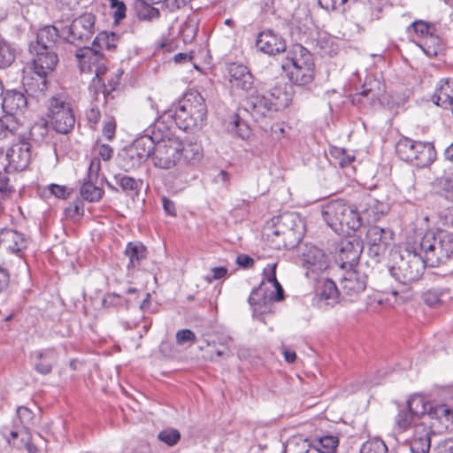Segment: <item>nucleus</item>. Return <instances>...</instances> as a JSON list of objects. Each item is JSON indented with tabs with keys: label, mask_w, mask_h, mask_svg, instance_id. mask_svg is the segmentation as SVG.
Returning a JSON list of instances; mask_svg holds the SVG:
<instances>
[{
	"label": "nucleus",
	"mask_w": 453,
	"mask_h": 453,
	"mask_svg": "<svg viewBox=\"0 0 453 453\" xmlns=\"http://www.w3.org/2000/svg\"><path fill=\"white\" fill-rule=\"evenodd\" d=\"M429 267L445 264L453 255V234L441 228L415 232L408 237Z\"/></svg>",
	"instance_id": "1"
},
{
	"label": "nucleus",
	"mask_w": 453,
	"mask_h": 453,
	"mask_svg": "<svg viewBox=\"0 0 453 453\" xmlns=\"http://www.w3.org/2000/svg\"><path fill=\"white\" fill-rule=\"evenodd\" d=\"M165 115L173 119L176 126L187 132H194L203 127L207 116V106L203 96L194 89L186 92L173 103Z\"/></svg>",
	"instance_id": "2"
},
{
	"label": "nucleus",
	"mask_w": 453,
	"mask_h": 453,
	"mask_svg": "<svg viewBox=\"0 0 453 453\" xmlns=\"http://www.w3.org/2000/svg\"><path fill=\"white\" fill-rule=\"evenodd\" d=\"M322 216L327 226L337 234L356 231L362 226V218L356 206L346 200H331L322 206Z\"/></svg>",
	"instance_id": "3"
},
{
	"label": "nucleus",
	"mask_w": 453,
	"mask_h": 453,
	"mask_svg": "<svg viewBox=\"0 0 453 453\" xmlns=\"http://www.w3.org/2000/svg\"><path fill=\"white\" fill-rule=\"evenodd\" d=\"M281 67L292 85L303 87L314 80L312 55L301 44H295L289 49Z\"/></svg>",
	"instance_id": "4"
},
{
	"label": "nucleus",
	"mask_w": 453,
	"mask_h": 453,
	"mask_svg": "<svg viewBox=\"0 0 453 453\" xmlns=\"http://www.w3.org/2000/svg\"><path fill=\"white\" fill-rule=\"evenodd\" d=\"M407 238L404 248L398 253V260L389 268L391 276L400 283L407 285L420 279L428 266L418 249H412Z\"/></svg>",
	"instance_id": "5"
},
{
	"label": "nucleus",
	"mask_w": 453,
	"mask_h": 453,
	"mask_svg": "<svg viewBox=\"0 0 453 453\" xmlns=\"http://www.w3.org/2000/svg\"><path fill=\"white\" fill-rule=\"evenodd\" d=\"M395 152L401 160L418 168L430 165L436 157L432 143L414 141L408 137H403L396 142Z\"/></svg>",
	"instance_id": "6"
},
{
	"label": "nucleus",
	"mask_w": 453,
	"mask_h": 453,
	"mask_svg": "<svg viewBox=\"0 0 453 453\" xmlns=\"http://www.w3.org/2000/svg\"><path fill=\"white\" fill-rule=\"evenodd\" d=\"M33 55L32 70L35 77L31 78L28 81L27 78H24V86L35 92H44L47 89V76L50 73L58 63V57L55 50H30Z\"/></svg>",
	"instance_id": "7"
},
{
	"label": "nucleus",
	"mask_w": 453,
	"mask_h": 453,
	"mask_svg": "<svg viewBox=\"0 0 453 453\" xmlns=\"http://www.w3.org/2000/svg\"><path fill=\"white\" fill-rule=\"evenodd\" d=\"M49 122L58 134L70 133L75 125V114L72 104L64 96H52L48 106Z\"/></svg>",
	"instance_id": "8"
},
{
	"label": "nucleus",
	"mask_w": 453,
	"mask_h": 453,
	"mask_svg": "<svg viewBox=\"0 0 453 453\" xmlns=\"http://www.w3.org/2000/svg\"><path fill=\"white\" fill-rule=\"evenodd\" d=\"M284 299V290L276 278V264L268 265L263 272V280L260 286L254 289L250 297V305L261 308V302L265 304L266 301L280 302ZM257 310V307L254 308Z\"/></svg>",
	"instance_id": "9"
},
{
	"label": "nucleus",
	"mask_w": 453,
	"mask_h": 453,
	"mask_svg": "<svg viewBox=\"0 0 453 453\" xmlns=\"http://www.w3.org/2000/svg\"><path fill=\"white\" fill-rule=\"evenodd\" d=\"M181 140L176 136L164 135L161 132L159 141L152 154L153 165L160 169H171L181 161Z\"/></svg>",
	"instance_id": "10"
},
{
	"label": "nucleus",
	"mask_w": 453,
	"mask_h": 453,
	"mask_svg": "<svg viewBox=\"0 0 453 453\" xmlns=\"http://www.w3.org/2000/svg\"><path fill=\"white\" fill-rule=\"evenodd\" d=\"M298 263L307 279L318 280L326 273L330 261L323 250L314 245H305L299 256Z\"/></svg>",
	"instance_id": "11"
},
{
	"label": "nucleus",
	"mask_w": 453,
	"mask_h": 453,
	"mask_svg": "<svg viewBox=\"0 0 453 453\" xmlns=\"http://www.w3.org/2000/svg\"><path fill=\"white\" fill-rule=\"evenodd\" d=\"M295 216L293 214H284L274 218L272 222H268L264 229V235L271 242L273 249L280 250L288 247V240L294 234L293 226L286 228L288 222L293 223ZM289 245L293 246L292 243Z\"/></svg>",
	"instance_id": "12"
},
{
	"label": "nucleus",
	"mask_w": 453,
	"mask_h": 453,
	"mask_svg": "<svg viewBox=\"0 0 453 453\" xmlns=\"http://www.w3.org/2000/svg\"><path fill=\"white\" fill-rule=\"evenodd\" d=\"M96 16L86 12L75 18L69 27L64 28L66 40L73 44L90 40L95 33Z\"/></svg>",
	"instance_id": "13"
},
{
	"label": "nucleus",
	"mask_w": 453,
	"mask_h": 453,
	"mask_svg": "<svg viewBox=\"0 0 453 453\" xmlns=\"http://www.w3.org/2000/svg\"><path fill=\"white\" fill-rule=\"evenodd\" d=\"M393 237L394 233L389 228L371 226L366 233L369 255L380 261L390 247Z\"/></svg>",
	"instance_id": "14"
},
{
	"label": "nucleus",
	"mask_w": 453,
	"mask_h": 453,
	"mask_svg": "<svg viewBox=\"0 0 453 453\" xmlns=\"http://www.w3.org/2000/svg\"><path fill=\"white\" fill-rule=\"evenodd\" d=\"M19 142L12 144L6 151L5 157L8 161L5 165L6 171H23L25 170L31 159V145L26 139H19Z\"/></svg>",
	"instance_id": "15"
},
{
	"label": "nucleus",
	"mask_w": 453,
	"mask_h": 453,
	"mask_svg": "<svg viewBox=\"0 0 453 453\" xmlns=\"http://www.w3.org/2000/svg\"><path fill=\"white\" fill-rule=\"evenodd\" d=\"M342 296L347 302H354L365 289L366 277L357 271H348L341 281Z\"/></svg>",
	"instance_id": "16"
},
{
	"label": "nucleus",
	"mask_w": 453,
	"mask_h": 453,
	"mask_svg": "<svg viewBox=\"0 0 453 453\" xmlns=\"http://www.w3.org/2000/svg\"><path fill=\"white\" fill-rule=\"evenodd\" d=\"M65 36V31L61 33L56 26H45L40 28L36 41L29 44V50H55L61 37Z\"/></svg>",
	"instance_id": "17"
},
{
	"label": "nucleus",
	"mask_w": 453,
	"mask_h": 453,
	"mask_svg": "<svg viewBox=\"0 0 453 453\" xmlns=\"http://www.w3.org/2000/svg\"><path fill=\"white\" fill-rule=\"evenodd\" d=\"M99 169L100 161L98 159H93L90 162L88 170V176L84 180L80 189L81 197L90 203L98 202L104 195V190L101 188L96 186L93 182L94 180L97 179Z\"/></svg>",
	"instance_id": "18"
},
{
	"label": "nucleus",
	"mask_w": 453,
	"mask_h": 453,
	"mask_svg": "<svg viewBox=\"0 0 453 453\" xmlns=\"http://www.w3.org/2000/svg\"><path fill=\"white\" fill-rule=\"evenodd\" d=\"M256 46L258 50L270 56L285 51L287 47L284 38L272 29L258 34Z\"/></svg>",
	"instance_id": "19"
},
{
	"label": "nucleus",
	"mask_w": 453,
	"mask_h": 453,
	"mask_svg": "<svg viewBox=\"0 0 453 453\" xmlns=\"http://www.w3.org/2000/svg\"><path fill=\"white\" fill-rule=\"evenodd\" d=\"M160 134V128L156 125L151 132L148 129L144 134L137 137L130 147L139 153L140 157L145 162L149 157L152 158Z\"/></svg>",
	"instance_id": "20"
},
{
	"label": "nucleus",
	"mask_w": 453,
	"mask_h": 453,
	"mask_svg": "<svg viewBox=\"0 0 453 453\" xmlns=\"http://www.w3.org/2000/svg\"><path fill=\"white\" fill-rule=\"evenodd\" d=\"M246 107L256 120L275 111L267 92L264 94L257 90L247 97Z\"/></svg>",
	"instance_id": "21"
},
{
	"label": "nucleus",
	"mask_w": 453,
	"mask_h": 453,
	"mask_svg": "<svg viewBox=\"0 0 453 453\" xmlns=\"http://www.w3.org/2000/svg\"><path fill=\"white\" fill-rule=\"evenodd\" d=\"M228 81L233 89L248 92L252 88L254 80L247 66L231 64L228 66Z\"/></svg>",
	"instance_id": "22"
},
{
	"label": "nucleus",
	"mask_w": 453,
	"mask_h": 453,
	"mask_svg": "<svg viewBox=\"0 0 453 453\" xmlns=\"http://www.w3.org/2000/svg\"><path fill=\"white\" fill-rule=\"evenodd\" d=\"M2 109L4 114L12 115L14 118L23 112L27 105V100L25 95L16 89L7 90L3 93Z\"/></svg>",
	"instance_id": "23"
},
{
	"label": "nucleus",
	"mask_w": 453,
	"mask_h": 453,
	"mask_svg": "<svg viewBox=\"0 0 453 453\" xmlns=\"http://www.w3.org/2000/svg\"><path fill=\"white\" fill-rule=\"evenodd\" d=\"M433 420V426L438 425L440 431L450 429L453 410L447 404L431 402L426 414Z\"/></svg>",
	"instance_id": "24"
},
{
	"label": "nucleus",
	"mask_w": 453,
	"mask_h": 453,
	"mask_svg": "<svg viewBox=\"0 0 453 453\" xmlns=\"http://www.w3.org/2000/svg\"><path fill=\"white\" fill-rule=\"evenodd\" d=\"M315 285L316 296L326 305L334 306L339 301L340 292L334 281L327 277H319L318 280H312Z\"/></svg>",
	"instance_id": "25"
},
{
	"label": "nucleus",
	"mask_w": 453,
	"mask_h": 453,
	"mask_svg": "<svg viewBox=\"0 0 453 453\" xmlns=\"http://www.w3.org/2000/svg\"><path fill=\"white\" fill-rule=\"evenodd\" d=\"M362 245L358 241H347L342 243L337 260L342 268L352 269L359 261Z\"/></svg>",
	"instance_id": "26"
},
{
	"label": "nucleus",
	"mask_w": 453,
	"mask_h": 453,
	"mask_svg": "<svg viewBox=\"0 0 453 453\" xmlns=\"http://www.w3.org/2000/svg\"><path fill=\"white\" fill-rule=\"evenodd\" d=\"M294 88L291 83H277L268 92L275 111L287 108L293 100Z\"/></svg>",
	"instance_id": "27"
},
{
	"label": "nucleus",
	"mask_w": 453,
	"mask_h": 453,
	"mask_svg": "<svg viewBox=\"0 0 453 453\" xmlns=\"http://www.w3.org/2000/svg\"><path fill=\"white\" fill-rule=\"evenodd\" d=\"M433 431L430 427L422 424L415 426L414 435L410 443L411 453H428L431 449V435Z\"/></svg>",
	"instance_id": "28"
},
{
	"label": "nucleus",
	"mask_w": 453,
	"mask_h": 453,
	"mask_svg": "<svg viewBox=\"0 0 453 453\" xmlns=\"http://www.w3.org/2000/svg\"><path fill=\"white\" fill-rule=\"evenodd\" d=\"M75 57L78 59L81 72H93L95 65L104 58L102 52L96 48L81 47L76 50Z\"/></svg>",
	"instance_id": "29"
},
{
	"label": "nucleus",
	"mask_w": 453,
	"mask_h": 453,
	"mask_svg": "<svg viewBox=\"0 0 453 453\" xmlns=\"http://www.w3.org/2000/svg\"><path fill=\"white\" fill-rule=\"evenodd\" d=\"M32 356L36 359L34 365L35 370L42 375H47L51 372L53 364L58 359V354L53 348L36 350Z\"/></svg>",
	"instance_id": "30"
},
{
	"label": "nucleus",
	"mask_w": 453,
	"mask_h": 453,
	"mask_svg": "<svg viewBox=\"0 0 453 453\" xmlns=\"http://www.w3.org/2000/svg\"><path fill=\"white\" fill-rule=\"evenodd\" d=\"M0 242V246L15 254L19 253L27 247V241L23 235L13 229H2Z\"/></svg>",
	"instance_id": "31"
},
{
	"label": "nucleus",
	"mask_w": 453,
	"mask_h": 453,
	"mask_svg": "<svg viewBox=\"0 0 453 453\" xmlns=\"http://www.w3.org/2000/svg\"><path fill=\"white\" fill-rule=\"evenodd\" d=\"M21 129H24V127L19 118L6 114L0 117V140L8 139L14 135H17L19 139H26V135L23 134Z\"/></svg>",
	"instance_id": "32"
},
{
	"label": "nucleus",
	"mask_w": 453,
	"mask_h": 453,
	"mask_svg": "<svg viewBox=\"0 0 453 453\" xmlns=\"http://www.w3.org/2000/svg\"><path fill=\"white\" fill-rule=\"evenodd\" d=\"M380 88L379 82L375 80H367L362 87L360 92L356 93L352 97L353 104H374L380 100Z\"/></svg>",
	"instance_id": "33"
},
{
	"label": "nucleus",
	"mask_w": 453,
	"mask_h": 453,
	"mask_svg": "<svg viewBox=\"0 0 453 453\" xmlns=\"http://www.w3.org/2000/svg\"><path fill=\"white\" fill-rule=\"evenodd\" d=\"M398 291L376 292L368 296L367 310L372 312H377L380 308L393 306L397 303Z\"/></svg>",
	"instance_id": "34"
},
{
	"label": "nucleus",
	"mask_w": 453,
	"mask_h": 453,
	"mask_svg": "<svg viewBox=\"0 0 453 453\" xmlns=\"http://www.w3.org/2000/svg\"><path fill=\"white\" fill-rule=\"evenodd\" d=\"M453 100V78L441 79L433 96L434 103L444 109H448L449 104Z\"/></svg>",
	"instance_id": "35"
},
{
	"label": "nucleus",
	"mask_w": 453,
	"mask_h": 453,
	"mask_svg": "<svg viewBox=\"0 0 453 453\" xmlns=\"http://www.w3.org/2000/svg\"><path fill=\"white\" fill-rule=\"evenodd\" d=\"M453 297L452 292L447 288H436L426 291L423 299L426 305L438 307L449 302Z\"/></svg>",
	"instance_id": "36"
},
{
	"label": "nucleus",
	"mask_w": 453,
	"mask_h": 453,
	"mask_svg": "<svg viewBox=\"0 0 453 453\" xmlns=\"http://www.w3.org/2000/svg\"><path fill=\"white\" fill-rule=\"evenodd\" d=\"M144 161L130 146L118 155V165L125 172L138 168Z\"/></svg>",
	"instance_id": "37"
},
{
	"label": "nucleus",
	"mask_w": 453,
	"mask_h": 453,
	"mask_svg": "<svg viewBox=\"0 0 453 453\" xmlns=\"http://www.w3.org/2000/svg\"><path fill=\"white\" fill-rule=\"evenodd\" d=\"M181 161L188 165H196L202 159L203 149L196 142L181 140Z\"/></svg>",
	"instance_id": "38"
},
{
	"label": "nucleus",
	"mask_w": 453,
	"mask_h": 453,
	"mask_svg": "<svg viewBox=\"0 0 453 453\" xmlns=\"http://www.w3.org/2000/svg\"><path fill=\"white\" fill-rule=\"evenodd\" d=\"M339 445L336 435L326 434L310 440V446L319 453H334Z\"/></svg>",
	"instance_id": "39"
},
{
	"label": "nucleus",
	"mask_w": 453,
	"mask_h": 453,
	"mask_svg": "<svg viewBox=\"0 0 453 453\" xmlns=\"http://www.w3.org/2000/svg\"><path fill=\"white\" fill-rule=\"evenodd\" d=\"M119 42V35L114 32L102 31L95 37L91 46L99 52H102L104 50L111 51L116 49Z\"/></svg>",
	"instance_id": "40"
},
{
	"label": "nucleus",
	"mask_w": 453,
	"mask_h": 453,
	"mask_svg": "<svg viewBox=\"0 0 453 453\" xmlns=\"http://www.w3.org/2000/svg\"><path fill=\"white\" fill-rule=\"evenodd\" d=\"M125 254L129 258L127 267L135 268L139 266L141 261L146 257V248L140 242H130L127 244Z\"/></svg>",
	"instance_id": "41"
},
{
	"label": "nucleus",
	"mask_w": 453,
	"mask_h": 453,
	"mask_svg": "<svg viewBox=\"0 0 453 453\" xmlns=\"http://www.w3.org/2000/svg\"><path fill=\"white\" fill-rule=\"evenodd\" d=\"M417 418L404 406L399 409L395 417L394 430L398 433H403L410 429L415 424Z\"/></svg>",
	"instance_id": "42"
},
{
	"label": "nucleus",
	"mask_w": 453,
	"mask_h": 453,
	"mask_svg": "<svg viewBox=\"0 0 453 453\" xmlns=\"http://www.w3.org/2000/svg\"><path fill=\"white\" fill-rule=\"evenodd\" d=\"M431 402L427 401L422 395L415 394L410 396L406 408L417 418L426 415Z\"/></svg>",
	"instance_id": "43"
},
{
	"label": "nucleus",
	"mask_w": 453,
	"mask_h": 453,
	"mask_svg": "<svg viewBox=\"0 0 453 453\" xmlns=\"http://www.w3.org/2000/svg\"><path fill=\"white\" fill-rule=\"evenodd\" d=\"M427 57H435L443 49L441 39L434 35V32L430 34L425 39L419 40L417 44Z\"/></svg>",
	"instance_id": "44"
},
{
	"label": "nucleus",
	"mask_w": 453,
	"mask_h": 453,
	"mask_svg": "<svg viewBox=\"0 0 453 453\" xmlns=\"http://www.w3.org/2000/svg\"><path fill=\"white\" fill-rule=\"evenodd\" d=\"M408 32L412 41L418 44L419 40L425 39L434 32V27L424 20H415L411 23Z\"/></svg>",
	"instance_id": "45"
},
{
	"label": "nucleus",
	"mask_w": 453,
	"mask_h": 453,
	"mask_svg": "<svg viewBox=\"0 0 453 453\" xmlns=\"http://www.w3.org/2000/svg\"><path fill=\"white\" fill-rule=\"evenodd\" d=\"M26 135V141L31 140L35 142H41L48 134V126L46 121L41 120L40 122L35 123L32 127H27L26 131L23 132Z\"/></svg>",
	"instance_id": "46"
},
{
	"label": "nucleus",
	"mask_w": 453,
	"mask_h": 453,
	"mask_svg": "<svg viewBox=\"0 0 453 453\" xmlns=\"http://www.w3.org/2000/svg\"><path fill=\"white\" fill-rule=\"evenodd\" d=\"M154 4H150L142 0H136L134 8L140 19L150 21L159 17L158 9L153 7Z\"/></svg>",
	"instance_id": "47"
},
{
	"label": "nucleus",
	"mask_w": 453,
	"mask_h": 453,
	"mask_svg": "<svg viewBox=\"0 0 453 453\" xmlns=\"http://www.w3.org/2000/svg\"><path fill=\"white\" fill-rule=\"evenodd\" d=\"M317 47L321 55L332 57L337 54L339 46L334 38L328 35H319L317 40Z\"/></svg>",
	"instance_id": "48"
},
{
	"label": "nucleus",
	"mask_w": 453,
	"mask_h": 453,
	"mask_svg": "<svg viewBox=\"0 0 453 453\" xmlns=\"http://www.w3.org/2000/svg\"><path fill=\"white\" fill-rule=\"evenodd\" d=\"M113 178H114L115 182L127 194L131 193V192L137 193L142 184V180H136L133 177H130V176H127V175H125L122 173H117L114 175Z\"/></svg>",
	"instance_id": "49"
},
{
	"label": "nucleus",
	"mask_w": 453,
	"mask_h": 453,
	"mask_svg": "<svg viewBox=\"0 0 453 453\" xmlns=\"http://www.w3.org/2000/svg\"><path fill=\"white\" fill-rule=\"evenodd\" d=\"M310 441L302 437H294L283 445L282 453H308Z\"/></svg>",
	"instance_id": "50"
},
{
	"label": "nucleus",
	"mask_w": 453,
	"mask_h": 453,
	"mask_svg": "<svg viewBox=\"0 0 453 453\" xmlns=\"http://www.w3.org/2000/svg\"><path fill=\"white\" fill-rule=\"evenodd\" d=\"M15 60V50L5 40L0 38V68L10 66Z\"/></svg>",
	"instance_id": "51"
},
{
	"label": "nucleus",
	"mask_w": 453,
	"mask_h": 453,
	"mask_svg": "<svg viewBox=\"0 0 453 453\" xmlns=\"http://www.w3.org/2000/svg\"><path fill=\"white\" fill-rule=\"evenodd\" d=\"M357 1L358 0H319V4L327 12L337 11L345 12L352 4Z\"/></svg>",
	"instance_id": "52"
},
{
	"label": "nucleus",
	"mask_w": 453,
	"mask_h": 453,
	"mask_svg": "<svg viewBox=\"0 0 453 453\" xmlns=\"http://www.w3.org/2000/svg\"><path fill=\"white\" fill-rule=\"evenodd\" d=\"M388 446L384 441L379 437L368 440L363 443L360 453H387Z\"/></svg>",
	"instance_id": "53"
},
{
	"label": "nucleus",
	"mask_w": 453,
	"mask_h": 453,
	"mask_svg": "<svg viewBox=\"0 0 453 453\" xmlns=\"http://www.w3.org/2000/svg\"><path fill=\"white\" fill-rule=\"evenodd\" d=\"M157 439L169 447L176 445L180 440V433L175 428H165L157 434Z\"/></svg>",
	"instance_id": "54"
},
{
	"label": "nucleus",
	"mask_w": 453,
	"mask_h": 453,
	"mask_svg": "<svg viewBox=\"0 0 453 453\" xmlns=\"http://www.w3.org/2000/svg\"><path fill=\"white\" fill-rule=\"evenodd\" d=\"M16 416L17 418L14 420L15 426H18L17 422H19L24 429L27 428V426L34 418L33 411L26 406H19L16 411Z\"/></svg>",
	"instance_id": "55"
},
{
	"label": "nucleus",
	"mask_w": 453,
	"mask_h": 453,
	"mask_svg": "<svg viewBox=\"0 0 453 453\" xmlns=\"http://www.w3.org/2000/svg\"><path fill=\"white\" fill-rule=\"evenodd\" d=\"M440 188L447 199L453 201V173L443 175L438 180Z\"/></svg>",
	"instance_id": "56"
},
{
	"label": "nucleus",
	"mask_w": 453,
	"mask_h": 453,
	"mask_svg": "<svg viewBox=\"0 0 453 453\" xmlns=\"http://www.w3.org/2000/svg\"><path fill=\"white\" fill-rule=\"evenodd\" d=\"M123 74V71L120 69H118L116 72L108 74L105 77V86L104 87V93L110 94L111 91L115 90L118 87L120 78Z\"/></svg>",
	"instance_id": "57"
},
{
	"label": "nucleus",
	"mask_w": 453,
	"mask_h": 453,
	"mask_svg": "<svg viewBox=\"0 0 453 453\" xmlns=\"http://www.w3.org/2000/svg\"><path fill=\"white\" fill-rule=\"evenodd\" d=\"M291 127L285 123H274L271 126V135L273 140L280 142L288 137Z\"/></svg>",
	"instance_id": "58"
},
{
	"label": "nucleus",
	"mask_w": 453,
	"mask_h": 453,
	"mask_svg": "<svg viewBox=\"0 0 453 453\" xmlns=\"http://www.w3.org/2000/svg\"><path fill=\"white\" fill-rule=\"evenodd\" d=\"M383 7L380 4L374 5L373 7H370L365 9L363 22L365 24H370L374 20H378L381 18Z\"/></svg>",
	"instance_id": "59"
},
{
	"label": "nucleus",
	"mask_w": 453,
	"mask_h": 453,
	"mask_svg": "<svg viewBox=\"0 0 453 453\" xmlns=\"http://www.w3.org/2000/svg\"><path fill=\"white\" fill-rule=\"evenodd\" d=\"M93 72L95 73V78L93 80L94 83L105 86V77L108 75V73L107 67L104 62V58L95 65Z\"/></svg>",
	"instance_id": "60"
},
{
	"label": "nucleus",
	"mask_w": 453,
	"mask_h": 453,
	"mask_svg": "<svg viewBox=\"0 0 453 453\" xmlns=\"http://www.w3.org/2000/svg\"><path fill=\"white\" fill-rule=\"evenodd\" d=\"M84 207L82 201L77 199L73 203L65 209V215L69 219H75L83 215Z\"/></svg>",
	"instance_id": "61"
},
{
	"label": "nucleus",
	"mask_w": 453,
	"mask_h": 453,
	"mask_svg": "<svg viewBox=\"0 0 453 453\" xmlns=\"http://www.w3.org/2000/svg\"><path fill=\"white\" fill-rule=\"evenodd\" d=\"M196 340V334L189 329H181L176 333V342L179 345L188 342L190 345L195 343Z\"/></svg>",
	"instance_id": "62"
},
{
	"label": "nucleus",
	"mask_w": 453,
	"mask_h": 453,
	"mask_svg": "<svg viewBox=\"0 0 453 453\" xmlns=\"http://www.w3.org/2000/svg\"><path fill=\"white\" fill-rule=\"evenodd\" d=\"M104 306H122L127 303V300L119 294L108 293L103 300Z\"/></svg>",
	"instance_id": "63"
},
{
	"label": "nucleus",
	"mask_w": 453,
	"mask_h": 453,
	"mask_svg": "<svg viewBox=\"0 0 453 453\" xmlns=\"http://www.w3.org/2000/svg\"><path fill=\"white\" fill-rule=\"evenodd\" d=\"M431 453H453V438L440 441L432 449Z\"/></svg>",
	"instance_id": "64"
}]
</instances>
